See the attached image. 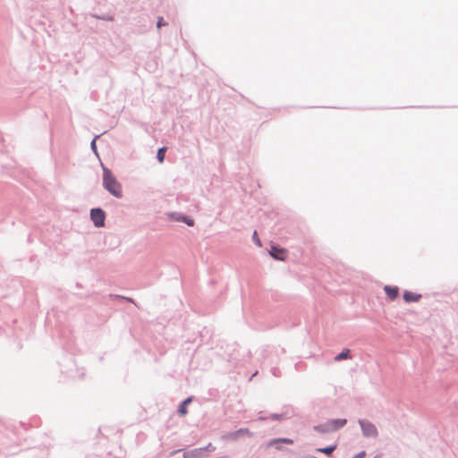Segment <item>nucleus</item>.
I'll use <instances>...</instances> for the list:
<instances>
[{
  "label": "nucleus",
  "instance_id": "obj_1",
  "mask_svg": "<svg viewBox=\"0 0 458 458\" xmlns=\"http://www.w3.org/2000/svg\"><path fill=\"white\" fill-rule=\"evenodd\" d=\"M103 186L104 188L115 198L123 197V189L121 183L113 175L112 172L103 166Z\"/></svg>",
  "mask_w": 458,
  "mask_h": 458
},
{
  "label": "nucleus",
  "instance_id": "obj_2",
  "mask_svg": "<svg viewBox=\"0 0 458 458\" xmlns=\"http://www.w3.org/2000/svg\"><path fill=\"white\" fill-rule=\"evenodd\" d=\"M215 447L212 444H208L206 447L196 448L187 451L183 454V458H203L206 456L207 452H213Z\"/></svg>",
  "mask_w": 458,
  "mask_h": 458
},
{
  "label": "nucleus",
  "instance_id": "obj_3",
  "mask_svg": "<svg viewBox=\"0 0 458 458\" xmlns=\"http://www.w3.org/2000/svg\"><path fill=\"white\" fill-rule=\"evenodd\" d=\"M90 217L97 227L104 225L105 223V212L100 208H93L90 211Z\"/></svg>",
  "mask_w": 458,
  "mask_h": 458
},
{
  "label": "nucleus",
  "instance_id": "obj_4",
  "mask_svg": "<svg viewBox=\"0 0 458 458\" xmlns=\"http://www.w3.org/2000/svg\"><path fill=\"white\" fill-rule=\"evenodd\" d=\"M361 429L366 437H377V429L374 424L369 421H360Z\"/></svg>",
  "mask_w": 458,
  "mask_h": 458
},
{
  "label": "nucleus",
  "instance_id": "obj_5",
  "mask_svg": "<svg viewBox=\"0 0 458 458\" xmlns=\"http://www.w3.org/2000/svg\"><path fill=\"white\" fill-rule=\"evenodd\" d=\"M345 424H346V420L338 419V420H333L329 421L328 423H327L326 427H327V430L334 431V430H336V429L344 427Z\"/></svg>",
  "mask_w": 458,
  "mask_h": 458
},
{
  "label": "nucleus",
  "instance_id": "obj_6",
  "mask_svg": "<svg viewBox=\"0 0 458 458\" xmlns=\"http://www.w3.org/2000/svg\"><path fill=\"white\" fill-rule=\"evenodd\" d=\"M270 254L273 258L279 260H284L286 258V252L284 249H278L277 247L272 246Z\"/></svg>",
  "mask_w": 458,
  "mask_h": 458
},
{
  "label": "nucleus",
  "instance_id": "obj_7",
  "mask_svg": "<svg viewBox=\"0 0 458 458\" xmlns=\"http://www.w3.org/2000/svg\"><path fill=\"white\" fill-rule=\"evenodd\" d=\"M384 291L390 301L396 299L399 293V289L396 286L386 285Z\"/></svg>",
  "mask_w": 458,
  "mask_h": 458
},
{
  "label": "nucleus",
  "instance_id": "obj_8",
  "mask_svg": "<svg viewBox=\"0 0 458 458\" xmlns=\"http://www.w3.org/2000/svg\"><path fill=\"white\" fill-rule=\"evenodd\" d=\"M421 298L420 294H417L409 291H405L403 293V300L406 302H417Z\"/></svg>",
  "mask_w": 458,
  "mask_h": 458
},
{
  "label": "nucleus",
  "instance_id": "obj_9",
  "mask_svg": "<svg viewBox=\"0 0 458 458\" xmlns=\"http://www.w3.org/2000/svg\"><path fill=\"white\" fill-rule=\"evenodd\" d=\"M278 443H284V444L292 445L293 443V441L290 438H276V439H273V440L269 441L267 444V446L268 447L274 446V445H276Z\"/></svg>",
  "mask_w": 458,
  "mask_h": 458
},
{
  "label": "nucleus",
  "instance_id": "obj_10",
  "mask_svg": "<svg viewBox=\"0 0 458 458\" xmlns=\"http://www.w3.org/2000/svg\"><path fill=\"white\" fill-rule=\"evenodd\" d=\"M252 434L248 428H241L233 433V438L241 437H250Z\"/></svg>",
  "mask_w": 458,
  "mask_h": 458
},
{
  "label": "nucleus",
  "instance_id": "obj_11",
  "mask_svg": "<svg viewBox=\"0 0 458 458\" xmlns=\"http://www.w3.org/2000/svg\"><path fill=\"white\" fill-rule=\"evenodd\" d=\"M350 350L349 349H344L338 355L335 357V361H340L342 360H345L349 358Z\"/></svg>",
  "mask_w": 458,
  "mask_h": 458
},
{
  "label": "nucleus",
  "instance_id": "obj_12",
  "mask_svg": "<svg viewBox=\"0 0 458 458\" xmlns=\"http://www.w3.org/2000/svg\"><path fill=\"white\" fill-rule=\"evenodd\" d=\"M335 445H330L325 448H318V452L330 455L335 450Z\"/></svg>",
  "mask_w": 458,
  "mask_h": 458
},
{
  "label": "nucleus",
  "instance_id": "obj_13",
  "mask_svg": "<svg viewBox=\"0 0 458 458\" xmlns=\"http://www.w3.org/2000/svg\"><path fill=\"white\" fill-rule=\"evenodd\" d=\"M165 151H166V148H165V147L159 148L157 151V157L160 163H162L165 159Z\"/></svg>",
  "mask_w": 458,
  "mask_h": 458
},
{
  "label": "nucleus",
  "instance_id": "obj_14",
  "mask_svg": "<svg viewBox=\"0 0 458 458\" xmlns=\"http://www.w3.org/2000/svg\"><path fill=\"white\" fill-rule=\"evenodd\" d=\"M177 220H179V221H182V222L186 223L189 226H193V225H194V221H193V219L187 218V217H185V216H182V217L177 218Z\"/></svg>",
  "mask_w": 458,
  "mask_h": 458
},
{
  "label": "nucleus",
  "instance_id": "obj_15",
  "mask_svg": "<svg viewBox=\"0 0 458 458\" xmlns=\"http://www.w3.org/2000/svg\"><path fill=\"white\" fill-rule=\"evenodd\" d=\"M179 413L181 415H185L187 414L188 411H187V405L184 403H182V404L180 405L179 407V410H178Z\"/></svg>",
  "mask_w": 458,
  "mask_h": 458
},
{
  "label": "nucleus",
  "instance_id": "obj_16",
  "mask_svg": "<svg viewBox=\"0 0 458 458\" xmlns=\"http://www.w3.org/2000/svg\"><path fill=\"white\" fill-rule=\"evenodd\" d=\"M253 241L259 245V246H261V242H260V240L259 239L258 237V233L257 232H254L253 233Z\"/></svg>",
  "mask_w": 458,
  "mask_h": 458
},
{
  "label": "nucleus",
  "instance_id": "obj_17",
  "mask_svg": "<svg viewBox=\"0 0 458 458\" xmlns=\"http://www.w3.org/2000/svg\"><path fill=\"white\" fill-rule=\"evenodd\" d=\"M366 456L365 451H361L359 454H357L353 458H364Z\"/></svg>",
  "mask_w": 458,
  "mask_h": 458
},
{
  "label": "nucleus",
  "instance_id": "obj_18",
  "mask_svg": "<svg viewBox=\"0 0 458 458\" xmlns=\"http://www.w3.org/2000/svg\"><path fill=\"white\" fill-rule=\"evenodd\" d=\"M191 401H192L191 397H188L182 403H184L186 405H188L189 403H191Z\"/></svg>",
  "mask_w": 458,
  "mask_h": 458
},
{
  "label": "nucleus",
  "instance_id": "obj_19",
  "mask_svg": "<svg viewBox=\"0 0 458 458\" xmlns=\"http://www.w3.org/2000/svg\"><path fill=\"white\" fill-rule=\"evenodd\" d=\"M163 24V19L161 18L157 22V27L159 28Z\"/></svg>",
  "mask_w": 458,
  "mask_h": 458
},
{
  "label": "nucleus",
  "instance_id": "obj_20",
  "mask_svg": "<svg viewBox=\"0 0 458 458\" xmlns=\"http://www.w3.org/2000/svg\"><path fill=\"white\" fill-rule=\"evenodd\" d=\"M374 458H380V455H377V456H375Z\"/></svg>",
  "mask_w": 458,
  "mask_h": 458
}]
</instances>
